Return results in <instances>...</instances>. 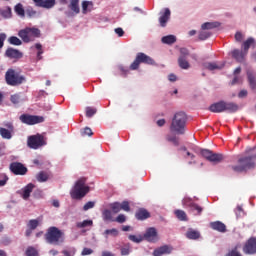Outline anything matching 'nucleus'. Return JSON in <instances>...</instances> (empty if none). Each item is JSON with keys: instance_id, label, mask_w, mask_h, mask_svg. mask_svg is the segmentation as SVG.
I'll use <instances>...</instances> for the list:
<instances>
[{"instance_id": "obj_50", "label": "nucleus", "mask_w": 256, "mask_h": 256, "mask_svg": "<svg viewBox=\"0 0 256 256\" xmlns=\"http://www.w3.org/2000/svg\"><path fill=\"white\" fill-rule=\"evenodd\" d=\"M75 253H77V250H75V248H71L69 250L62 251V255H64V256H75Z\"/></svg>"}, {"instance_id": "obj_3", "label": "nucleus", "mask_w": 256, "mask_h": 256, "mask_svg": "<svg viewBox=\"0 0 256 256\" xmlns=\"http://www.w3.org/2000/svg\"><path fill=\"white\" fill-rule=\"evenodd\" d=\"M210 111L214 113H221L222 111H228L229 113H235L238 111L239 105L234 101H216L209 106Z\"/></svg>"}, {"instance_id": "obj_44", "label": "nucleus", "mask_w": 256, "mask_h": 256, "mask_svg": "<svg viewBox=\"0 0 256 256\" xmlns=\"http://www.w3.org/2000/svg\"><path fill=\"white\" fill-rule=\"evenodd\" d=\"M82 137H91L93 135V130L89 127H85L83 130H81Z\"/></svg>"}, {"instance_id": "obj_9", "label": "nucleus", "mask_w": 256, "mask_h": 256, "mask_svg": "<svg viewBox=\"0 0 256 256\" xmlns=\"http://www.w3.org/2000/svg\"><path fill=\"white\" fill-rule=\"evenodd\" d=\"M27 145L30 149H39V147L47 145V142L43 135L36 134L28 137Z\"/></svg>"}, {"instance_id": "obj_53", "label": "nucleus", "mask_w": 256, "mask_h": 256, "mask_svg": "<svg viewBox=\"0 0 256 256\" xmlns=\"http://www.w3.org/2000/svg\"><path fill=\"white\" fill-rule=\"evenodd\" d=\"M188 56H189V49H187V47H181L179 57H188Z\"/></svg>"}, {"instance_id": "obj_28", "label": "nucleus", "mask_w": 256, "mask_h": 256, "mask_svg": "<svg viewBox=\"0 0 256 256\" xmlns=\"http://www.w3.org/2000/svg\"><path fill=\"white\" fill-rule=\"evenodd\" d=\"M232 56L234 57V59H236V61H239V62L245 61V53L240 49H233Z\"/></svg>"}, {"instance_id": "obj_25", "label": "nucleus", "mask_w": 256, "mask_h": 256, "mask_svg": "<svg viewBox=\"0 0 256 256\" xmlns=\"http://www.w3.org/2000/svg\"><path fill=\"white\" fill-rule=\"evenodd\" d=\"M251 45H256V41L254 39V37H248V39H246V41H244L242 47L244 49V59L251 47Z\"/></svg>"}, {"instance_id": "obj_4", "label": "nucleus", "mask_w": 256, "mask_h": 256, "mask_svg": "<svg viewBox=\"0 0 256 256\" xmlns=\"http://www.w3.org/2000/svg\"><path fill=\"white\" fill-rule=\"evenodd\" d=\"M85 183H87L85 178H80L78 181H76L74 187L70 191V197L72 199L79 201L83 199L87 193H89L90 188L89 186L85 185Z\"/></svg>"}, {"instance_id": "obj_52", "label": "nucleus", "mask_w": 256, "mask_h": 256, "mask_svg": "<svg viewBox=\"0 0 256 256\" xmlns=\"http://www.w3.org/2000/svg\"><path fill=\"white\" fill-rule=\"evenodd\" d=\"M129 240H131L132 242H136L137 244H139L140 242H142L143 238L142 236H135L133 234L129 235Z\"/></svg>"}, {"instance_id": "obj_62", "label": "nucleus", "mask_w": 256, "mask_h": 256, "mask_svg": "<svg viewBox=\"0 0 256 256\" xmlns=\"http://www.w3.org/2000/svg\"><path fill=\"white\" fill-rule=\"evenodd\" d=\"M129 254H130V248L129 247L121 248V255L122 256H128Z\"/></svg>"}, {"instance_id": "obj_43", "label": "nucleus", "mask_w": 256, "mask_h": 256, "mask_svg": "<svg viewBox=\"0 0 256 256\" xmlns=\"http://www.w3.org/2000/svg\"><path fill=\"white\" fill-rule=\"evenodd\" d=\"M27 256H39V252L34 247H28L26 250Z\"/></svg>"}, {"instance_id": "obj_35", "label": "nucleus", "mask_w": 256, "mask_h": 256, "mask_svg": "<svg viewBox=\"0 0 256 256\" xmlns=\"http://www.w3.org/2000/svg\"><path fill=\"white\" fill-rule=\"evenodd\" d=\"M175 215L178 218V220H181L182 222H186L188 219L187 214L186 212H184V210H176Z\"/></svg>"}, {"instance_id": "obj_39", "label": "nucleus", "mask_w": 256, "mask_h": 256, "mask_svg": "<svg viewBox=\"0 0 256 256\" xmlns=\"http://www.w3.org/2000/svg\"><path fill=\"white\" fill-rule=\"evenodd\" d=\"M209 37H211L210 31H207V29H202V31H200L199 39L201 41H204L205 39H208Z\"/></svg>"}, {"instance_id": "obj_36", "label": "nucleus", "mask_w": 256, "mask_h": 256, "mask_svg": "<svg viewBox=\"0 0 256 256\" xmlns=\"http://www.w3.org/2000/svg\"><path fill=\"white\" fill-rule=\"evenodd\" d=\"M8 43H10V45H16L17 47H19V45H23V41H21L17 36H11L8 39Z\"/></svg>"}, {"instance_id": "obj_23", "label": "nucleus", "mask_w": 256, "mask_h": 256, "mask_svg": "<svg viewBox=\"0 0 256 256\" xmlns=\"http://www.w3.org/2000/svg\"><path fill=\"white\" fill-rule=\"evenodd\" d=\"M33 189H35V185H33L32 183L26 185L23 188L22 198L25 201H27V199H29V197H31V193H33Z\"/></svg>"}, {"instance_id": "obj_7", "label": "nucleus", "mask_w": 256, "mask_h": 256, "mask_svg": "<svg viewBox=\"0 0 256 256\" xmlns=\"http://www.w3.org/2000/svg\"><path fill=\"white\" fill-rule=\"evenodd\" d=\"M255 160H256V152L250 154V156H246L245 158H240L238 160V166H232V170L234 172H246V170H251L255 168Z\"/></svg>"}, {"instance_id": "obj_57", "label": "nucleus", "mask_w": 256, "mask_h": 256, "mask_svg": "<svg viewBox=\"0 0 256 256\" xmlns=\"http://www.w3.org/2000/svg\"><path fill=\"white\" fill-rule=\"evenodd\" d=\"M26 15L28 17H35V15H37V11H35L33 8H27Z\"/></svg>"}, {"instance_id": "obj_46", "label": "nucleus", "mask_w": 256, "mask_h": 256, "mask_svg": "<svg viewBox=\"0 0 256 256\" xmlns=\"http://www.w3.org/2000/svg\"><path fill=\"white\" fill-rule=\"evenodd\" d=\"M110 208H112V212H114V214H118L121 210V204L119 202H114V204L110 205Z\"/></svg>"}, {"instance_id": "obj_41", "label": "nucleus", "mask_w": 256, "mask_h": 256, "mask_svg": "<svg viewBox=\"0 0 256 256\" xmlns=\"http://www.w3.org/2000/svg\"><path fill=\"white\" fill-rule=\"evenodd\" d=\"M226 256H243L241 252L238 250V246H235L232 248V250H229L226 254Z\"/></svg>"}, {"instance_id": "obj_42", "label": "nucleus", "mask_w": 256, "mask_h": 256, "mask_svg": "<svg viewBox=\"0 0 256 256\" xmlns=\"http://www.w3.org/2000/svg\"><path fill=\"white\" fill-rule=\"evenodd\" d=\"M10 101L11 103H13V105H19V103H21V95L19 94L11 95Z\"/></svg>"}, {"instance_id": "obj_19", "label": "nucleus", "mask_w": 256, "mask_h": 256, "mask_svg": "<svg viewBox=\"0 0 256 256\" xmlns=\"http://www.w3.org/2000/svg\"><path fill=\"white\" fill-rule=\"evenodd\" d=\"M135 218L137 220H147L148 218H151V214L145 208H139L135 214Z\"/></svg>"}, {"instance_id": "obj_29", "label": "nucleus", "mask_w": 256, "mask_h": 256, "mask_svg": "<svg viewBox=\"0 0 256 256\" xmlns=\"http://www.w3.org/2000/svg\"><path fill=\"white\" fill-rule=\"evenodd\" d=\"M162 43H166L167 45H172L173 43H176L177 37L176 35H164L161 38Z\"/></svg>"}, {"instance_id": "obj_32", "label": "nucleus", "mask_w": 256, "mask_h": 256, "mask_svg": "<svg viewBox=\"0 0 256 256\" xmlns=\"http://www.w3.org/2000/svg\"><path fill=\"white\" fill-rule=\"evenodd\" d=\"M93 9V2L84 0L82 1V13H87V11H91Z\"/></svg>"}, {"instance_id": "obj_34", "label": "nucleus", "mask_w": 256, "mask_h": 256, "mask_svg": "<svg viewBox=\"0 0 256 256\" xmlns=\"http://www.w3.org/2000/svg\"><path fill=\"white\" fill-rule=\"evenodd\" d=\"M219 23L218 21L210 22L207 21L206 23H202L201 29H214L215 27H218Z\"/></svg>"}, {"instance_id": "obj_13", "label": "nucleus", "mask_w": 256, "mask_h": 256, "mask_svg": "<svg viewBox=\"0 0 256 256\" xmlns=\"http://www.w3.org/2000/svg\"><path fill=\"white\" fill-rule=\"evenodd\" d=\"M9 169L13 175H27V171H29L27 167L20 162H12Z\"/></svg>"}, {"instance_id": "obj_58", "label": "nucleus", "mask_w": 256, "mask_h": 256, "mask_svg": "<svg viewBox=\"0 0 256 256\" xmlns=\"http://www.w3.org/2000/svg\"><path fill=\"white\" fill-rule=\"evenodd\" d=\"M5 39H7V35L5 33L0 34V49H3L5 45Z\"/></svg>"}, {"instance_id": "obj_37", "label": "nucleus", "mask_w": 256, "mask_h": 256, "mask_svg": "<svg viewBox=\"0 0 256 256\" xmlns=\"http://www.w3.org/2000/svg\"><path fill=\"white\" fill-rule=\"evenodd\" d=\"M205 67L207 69H210V71H213L215 69H222V67H224V65H218V63H216V62H209V63H205Z\"/></svg>"}, {"instance_id": "obj_10", "label": "nucleus", "mask_w": 256, "mask_h": 256, "mask_svg": "<svg viewBox=\"0 0 256 256\" xmlns=\"http://www.w3.org/2000/svg\"><path fill=\"white\" fill-rule=\"evenodd\" d=\"M21 123L24 125H37L38 123H43L45 118L43 116H35L31 114H22L19 117Z\"/></svg>"}, {"instance_id": "obj_40", "label": "nucleus", "mask_w": 256, "mask_h": 256, "mask_svg": "<svg viewBox=\"0 0 256 256\" xmlns=\"http://www.w3.org/2000/svg\"><path fill=\"white\" fill-rule=\"evenodd\" d=\"M93 226V220H84L83 222H79L77 224V227L80 229H83L85 227H92Z\"/></svg>"}, {"instance_id": "obj_17", "label": "nucleus", "mask_w": 256, "mask_h": 256, "mask_svg": "<svg viewBox=\"0 0 256 256\" xmlns=\"http://www.w3.org/2000/svg\"><path fill=\"white\" fill-rule=\"evenodd\" d=\"M36 7H42L43 9H53L55 7V0H33Z\"/></svg>"}, {"instance_id": "obj_26", "label": "nucleus", "mask_w": 256, "mask_h": 256, "mask_svg": "<svg viewBox=\"0 0 256 256\" xmlns=\"http://www.w3.org/2000/svg\"><path fill=\"white\" fill-rule=\"evenodd\" d=\"M190 212H193L196 214V216H201L203 213V208L202 206H199V204H195L194 202H190L188 205Z\"/></svg>"}, {"instance_id": "obj_12", "label": "nucleus", "mask_w": 256, "mask_h": 256, "mask_svg": "<svg viewBox=\"0 0 256 256\" xmlns=\"http://www.w3.org/2000/svg\"><path fill=\"white\" fill-rule=\"evenodd\" d=\"M4 127L0 128V135L2 139H11L13 137V133H15V126H13V122L4 123Z\"/></svg>"}, {"instance_id": "obj_2", "label": "nucleus", "mask_w": 256, "mask_h": 256, "mask_svg": "<svg viewBox=\"0 0 256 256\" xmlns=\"http://www.w3.org/2000/svg\"><path fill=\"white\" fill-rule=\"evenodd\" d=\"M44 237L49 245H61V243H65V232L55 226L49 227Z\"/></svg>"}, {"instance_id": "obj_33", "label": "nucleus", "mask_w": 256, "mask_h": 256, "mask_svg": "<svg viewBox=\"0 0 256 256\" xmlns=\"http://www.w3.org/2000/svg\"><path fill=\"white\" fill-rule=\"evenodd\" d=\"M14 11L15 13L19 16V17H25V8H23V4L18 3L15 7H14Z\"/></svg>"}, {"instance_id": "obj_63", "label": "nucleus", "mask_w": 256, "mask_h": 256, "mask_svg": "<svg viewBox=\"0 0 256 256\" xmlns=\"http://www.w3.org/2000/svg\"><path fill=\"white\" fill-rule=\"evenodd\" d=\"M243 38V33H241V31H237V33L235 34L236 41H243Z\"/></svg>"}, {"instance_id": "obj_16", "label": "nucleus", "mask_w": 256, "mask_h": 256, "mask_svg": "<svg viewBox=\"0 0 256 256\" xmlns=\"http://www.w3.org/2000/svg\"><path fill=\"white\" fill-rule=\"evenodd\" d=\"M5 56L9 59H22L23 53L15 48H8L5 52Z\"/></svg>"}, {"instance_id": "obj_8", "label": "nucleus", "mask_w": 256, "mask_h": 256, "mask_svg": "<svg viewBox=\"0 0 256 256\" xmlns=\"http://www.w3.org/2000/svg\"><path fill=\"white\" fill-rule=\"evenodd\" d=\"M140 63H147L148 65H155L156 61L155 59H152L150 55H147L146 53L139 52L137 53L134 61L130 65V69H139Z\"/></svg>"}, {"instance_id": "obj_38", "label": "nucleus", "mask_w": 256, "mask_h": 256, "mask_svg": "<svg viewBox=\"0 0 256 256\" xmlns=\"http://www.w3.org/2000/svg\"><path fill=\"white\" fill-rule=\"evenodd\" d=\"M11 7H6L0 11V15L5 19H11Z\"/></svg>"}, {"instance_id": "obj_1", "label": "nucleus", "mask_w": 256, "mask_h": 256, "mask_svg": "<svg viewBox=\"0 0 256 256\" xmlns=\"http://www.w3.org/2000/svg\"><path fill=\"white\" fill-rule=\"evenodd\" d=\"M187 125V115L184 111H177L171 122L170 130L177 135H184Z\"/></svg>"}, {"instance_id": "obj_45", "label": "nucleus", "mask_w": 256, "mask_h": 256, "mask_svg": "<svg viewBox=\"0 0 256 256\" xmlns=\"http://www.w3.org/2000/svg\"><path fill=\"white\" fill-rule=\"evenodd\" d=\"M103 218L104 220H109L111 222H115L112 216V212L110 210H104L103 212Z\"/></svg>"}, {"instance_id": "obj_27", "label": "nucleus", "mask_w": 256, "mask_h": 256, "mask_svg": "<svg viewBox=\"0 0 256 256\" xmlns=\"http://www.w3.org/2000/svg\"><path fill=\"white\" fill-rule=\"evenodd\" d=\"M50 177H51V173L45 172V171H40L36 175V179L39 183H45V182L49 181Z\"/></svg>"}, {"instance_id": "obj_56", "label": "nucleus", "mask_w": 256, "mask_h": 256, "mask_svg": "<svg viewBox=\"0 0 256 256\" xmlns=\"http://www.w3.org/2000/svg\"><path fill=\"white\" fill-rule=\"evenodd\" d=\"M93 207H95V202L89 201L83 206V211H89V209H93Z\"/></svg>"}, {"instance_id": "obj_15", "label": "nucleus", "mask_w": 256, "mask_h": 256, "mask_svg": "<svg viewBox=\"0 0 256 256\" xmlns=\"http://www.w3.org/2000/svg\"><path fill=\"white\" fill-rule=\"evenodd\" d=\"M144 239L148 242H157L158 232L156 228H148L144 234Z\"/></svg>"}, {"instance_id": "obj_31", "label": "nucleus", "mask_w": 256, "mask_h": 256, "mask_svg": "<svg viewBox=\"0 0 256 256\" xmlns=\"http://www.w3.org/2000/svg\"><path fill=\"white\" fill-rule=\"evenodd\" d=\"M178 65L181 69H189L191 67L187 57H178Z\"/></svg>"}, {"instance_id": "obj_24", "label": "nucleus", "mask_w": 256, "mask_h": 256, "mask_svg": "<svg viewBox=\"0 0 256 256\" xmlns=\"http://www.w3.org/2000/svg\"><path fill=\"white\" fill-rule=\"evenodd\" d=\"M210 227L212 230H216L217 232H227L226 225L223 224V222L217 221V222H211Z\"/></svg>"}, {"instance_id": "obj_30", "label": "nucleus", "mask_w": 256, "mask_h": 256, "mask_svg": "<svg viewBox=\"0 0 256 256\" xmlns=\"http://www.w3.org/2000/svg\"><path fill=\"white\" fill-rule=\"evenodd\" d=\"M69 9L78 15L81 11L79 8V0H70Z\"/></svg>"}, {"instance_id": "obj_20", "label": "nucleus", "mask_w": 256, "mask_h": 256, "mask_svg": "<svg viewBox=\"0 0 256 256\" xmlns=\"http://www.w3.org/2000/svg\"><path fill=\"white\" fill-rule=\"evenodd\" d=\"M172 248L170 246H161L153 252V256H164V254H171Z\"/></svg>"}, {"instance_id": "obj_21", "label": "nucleus", "mask_w": 256, "mask_h": 256, "mask_svg": "<svg viewBox=\"0 0 256 256\" xmlns=\"http://www.w3.org/2000/svg\"><path fill=\"white\" fill-rule=\"evenodd\" d=\"M186 238L189 240H199V238H201V232H199V230L189 228L186 232Z\"/></svg>"}, {"instance_id": "obj_18", "label": "nucleus", "mask_w": 256, "mask_h": 256, "mask_svg": "<svg viewBox=\"0 0 256 256\" xmlns=\"http://www.w3.org/2000/svg\"><path fill=\"white\" fill-rule=\"evenodd\" d=\"M171 16V9H169V7H166L164 9V12L161 13L160 17H159V23L161 25V27H166L169 19Z\"/></svg>"}, {"instance_id": "obj_47", "label": "nucleus", "mask_w": 256, "mask_h": 256, "mask_svg": "<svg viewBox=\"0 0 256 256\" xmlns=\"http://www.w3.org/2000/svg\"><path fill=\"white\" fill-rule=\"evenodd\" d=\"M97 113V109L93 107H86V117L91 118Z\"/></svg>"}, {"instance_id": "obj_5", "label": "nucleus", "mask_w": 256, "mask_h": 256, "mask_svg": "<svg viewBox=\"0 0 256 256\" xmlns=\"http://www.w3.org/2000/svg\"><path fill=\"white\" fill-rule=\"evenodd\" d=\"M5 81L10 87H19L27 81V78L15 69L9 68L5 73Z\"/></svg>"}, {"instance_id": "obj_48", "label": "nucleus", "mask_w": 256, "mask_h": 256, "mask_svg": "<svg viewBox=\"0 0 256 256\" xmlns=\"http://www.w3.org/2000/svg\"><path fill=\"white\" fill-rule=\"evenodd\" d=\"M28 227L32 230H35L37 227H39V220L37 219H32L28 223Z\"/></svg>"}, {"instance_id": "obj_11", "label": "nucleus", "mask_w": 256, "mask_h": 256, "mask_svg": "<svg viewBox=\"0 0 256 256\" xmlns=\"http://www.w3.org/2000/svg\"><path fill=\"white\" fill-rule=\"evenodd\" d=\"M201 154L206 160H208V162H211L212 164H220L223 162L225 157L223 154H215V152H212V150H201Z\"/></svg>"}, {"instance_id": "obj_6", "label": "nucleus", "mask_w": 256, "mask_h": 256, "mask_svg": "<svg viewBox=\"0 0 256 256\" xmlns=\"http://www.w3.org/2000/svg\"><path fill=\"white\" fill-rule=\"evenodd\" d=\"M18 37L22 39L23 43H33L41 37V30L35 27H26L18 32Z\"/></svg>"}, {"instance_id": "obj_14", "label": "nucleus", "mask_w": 256, "mask_h": 256, "mask_svg": "<svg viewBox=\"0 0 256 256\" xmlns=\"http://www.w3.org/2000/svg\"><path fill=\"white\" fill-rule=\"evenodd\" d=\"M243 252L245 254H256V238H250L244 248H243Z\"/></svg>"}, {"instance_id": "obj_55", "label": "nucleus", "mask_w": 256, "mask_h": 256, "mask_svg": "<svg viewBox=\"0 0 256 256\" xmlns=\"http://www.w3.org/2000/svg\"><path fill=\"white\" fill-rule=\"evenodd\" d=\"M127 218L125 216V214H119L116 218V222H118L119 224H124V222H126Z\"/></svg>"}, {"instance_id": "obj_49", "label": "nucleus", "mask_w": 256, "mask_h": 256, "mask_svg": "<svg viewBox=\"0 0 256 256\" xmlns=\"http://www.w3.org/2000/svg\"><path fill=\"white\" fill-rule=\"evenodd\" d=\"M104 234L106 235V236H114V237H116V236H118V234H119V230H117V228H112L111 230H105V232H104Z\"/></svg>"}, {"instance_id": "obj_51", "label": "nucleus", "mask_w": 256, "mask_h": 256, "mask_svg": "<svg viewBox=\"0 0 256 256\" xmlns=\"http://www.w3.org/2000/svg\"><path fill=\"white\" fill-rule=\"evenodd\" d=\"M35 48L37 49L38 53H37V58L41 59V55H43V45H41V43H36L35 44Z\"/></svg>"}, {"instance_id": "obj_61", "label": "nucleus", "mask_w": 256, "mask_h": 256, "mask_svg": "<svg viewBox=\"0 0 256 256\" xmlns=\"http://www.w3.org/2000/svg\"><path fill=\"white\" fill-rule=\"evenodd\" d=\"M91 253H93V250L90 249V248H84L81 252V255L82 256H85V255H91Z\"/></svg>"}, {"instance_id": "obj_64", "label": "nucleus", "mask_w": 256, "mask_h": 256, "mask_svg": "<svg viewBox=\"0 0 256 256\" xmlns=\"http://www.w3.org/2000/svg\"><path fill=\"white\" fill-rule=\"evenodd\" d=\"M248 95L247 89H241L238 93V97H246Z\"/></svg>"}, {"instance_id": "obj_60", "label": "nucleus", "mask_w": 256, "mask_h": 256, "mask_svg": "<svg viewBox=\"0 0 256 256\" xmlns=\"http://www.w3.org/2000/svg\"><path fill=\"white\" fill-rule=\"evenodd\" d=\"M167 140L172 141L174 145H179L178 138H176V136H167Z\"/></svg>"}, {"instance_id": "obj_59", "label": "nucleus", "mask_w": 256, "mask_h": 256, "mask_svg": "<svg viewBox=\"0 0 256 256\" xmlns=\"http://www.w3.org/2000/svg\"><path fill=\"white\" fill-rule=\"evenodd\" d=\"M115 33H117L118 37H123L125 31L122 27H116Z\"/></svg>"}, {"instance_id": "obj_22", "label": "nucleus", "mask_w": 256, "mask_h": 256, "mask_svg": "<svg viewBox=\"0 0 256 256\" xmlns=\"http://www.w3.org/2000/svg\"><path fill=\"white\" fill-rule=\"evenodd\" d=\"M247 77H248V81L251 89H256V71L248 69Z\"/></svg>"}, {"instance_id": "obj_54", "label": "nucleus", "mask_w": 256, "mask_h": 256, "mask_svg": "<svg viewBox=\"0 0 256 256\" xmlns=\"http://www.w3.org/2000/svg\"><path fill=\"white\" fill-rule=\"evenodd\" d=\"M120 207L121 210H124V212H130L131 210L129 202H122V204H120Z\"/></svg>"}]
</instances>
